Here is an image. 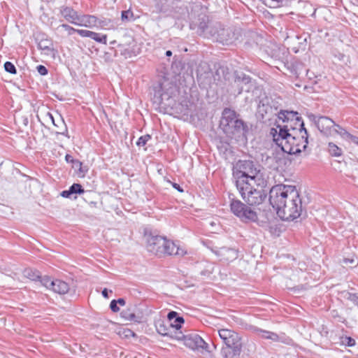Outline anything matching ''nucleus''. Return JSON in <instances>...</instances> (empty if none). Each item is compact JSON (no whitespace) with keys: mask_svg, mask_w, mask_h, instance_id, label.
Listing matches in <instances>:
<instances>
[{"mask_svg":"<svg viewBox=\"0 0 358 358\" xmlns=\"http://www.w3.org/2000/svg\"><path fill=\"white\" fill-rule=\"evenodd\" d=\"M117 303L120 304V306H124L126 302L125 300L122 298H120L117 300H116Z\"/></svg>","mask_w":358,"mask_h":358,"instance_id":"09e8293b","label":"nucleus"},{"mask_svg":"<svg viewBox=\"0 0 358 358\" xmlns=\"http://www.w3.org/2000/svg\"><path fill=\"white\" fill-rule=\"evenodd\" d=\"M220 127L230 137L240 136L244 134L246 128L243 121L238 119L236 112L230 108L224 109Z\"/></svg>","mask_w":358,"mask_h":358,"instance_id":"39448f33","label":"nucleus"},{"mask_svg":"<svg viewBox=\"0 0 358 358\" xmlns=\"http://www.w3.org/2000/svg\"><path fill=\"white\" fill-rule=\"evenodd\" d=\"M173 187L175 189H178L180 192H183V189H181L180 186L178 184H177V183H173Z\"/></svg>","mask_w":358,"mask_h":358,"instance_id":"8fccbe9b","label":"nucleus"},{"mask_svg":"<svg viewBox=\"0 0 358 358\" xmlns=\"http://www.w3.org/2000/svg\"><path fill=\"white\" fill-rule=\"evenodd\" d=\"M269 201L283 220H293L302 212V201L295 186L277 185L269 192Z\"/></svg>","mask_w":358,"mask_h":358,"instance_id":"f03ea898","label":"nucleus"},{"mask_svg":"<svg viewBox=\"0 0 358 358\" xmlns=\"http://www.w3.org/2000/svg\"><path fill=\"white\" fill-rule=\"evenodd\" d=\"M124 333H125L126 336H129V335L134 336V333L133 331H131L130 329H127L124 331Z\"/></svg>","mask_w":358,"mask_h":358,"instance_id":"603ef678","label":"nucleus"},{"mask_svg":"<svg viewBox=\"0 0 358 358\" xmlns=\"http://www.w3.org/2000/svg\"><path fill=\"white\" fill-rule=\"evenodd\" d=\"M109 292H110V293H111V292H112V291H111V290H108V289L104 288V289L102 290V292H101V293H102V295H103V297H105V298H108V297H109V296H108V293H109Z\"/></svg>","mask_w":358,"mask_h":358,"instance_id":"49530a36","label":"nucleus"},{"mask_svg":"<svg viewBox=\"0 0 358 358\" xmlns=\"http://www.w3.org/2000/svg\"><path fill=\"white\" fill-rule=\"evenodd\" d=\"M233 176L236 179V185L239 182L243 183L253 182L257 187H263L266 185V180L264 172L259 166H257L250 160H239L233 168Z\"/></svg>","mask_w":358,"mask_h":358,"instance_id":"7ed1b4c3","label":"nucleus"},{"mask_svg":"<svg viewBox=\"0 0 358 358\" xmlns=\"http://www.w3.org/2000/svg\"><path fill=\"white\" fill-rule=\"evenodd\" d=\"M259 335L264 338L271 339L274 341H278L279 338L276 334L266 330H259Z\"/></svg>","mask_w":358,"mask_h":358,"instance_id":"5701e85b","label":"nucleus"},{"mask_svg":"<svg viewBox=\"0 0 358 358\" xmlns=\"http://www.w3.org/2000/svg\"><path fill=\"white\" fill-rule=\"evenodd\" d=\"M48 116L50 117V120L52 121V122L55 125V121H54V118H53V116L52 115L51 113H48Z\"/></svg>","mask_w":358,"mask_h":358,"instance_id":"864d4df0","label":"nucleus"},{"mask_svg":"<svg viewBox=\"0 0 358 358\" xmlns=\"http://www.w3.org/2000/svg\"><path fill=\"white\" fill-rule=\"evenodd\" d=\"M275 127L270 130L273 142L284 152L297 155L306 151L308 145V132L302 118L297 112L281 110L278 115Z\"/></svg>","mask_w":358,"mask_h":358,"instance_id":"f257e3e1","label":"nucleus"},{"mask_svg":"<svg viewBox=\"0 0 358 358\" xmlns=\"http://www.w3.org/2000/svg\"><path fill=\"white\" fill-rule=\"evenodd\" d=\"M51 289L59 294H65L69 290V285L61 280H55Z\"/></svg>","mask_w":358,"mask_h":358,"instance_id":"f3484780","label":"nucleus"},{"mask_svg":"<svg viewBox=\"0 0 358 358\" xmlns=\"http://www.w3.org/2000/svg\"><path fill=\"white\" fill-rule=\"evenodd\" d=\"M209 31L210 37L223 45L232 44L241 37L238 29L225 28L220 22H214Z\"/></svg>","mask_w":358,"mask_h":358,"instance_id":"423d86ee","label":"nucleus"},{"mask_svg":"<svg viewBox=\"0 0 358 358\" xmlns=\"http://www.w3.org/2000/svg\"><path fill=\"white\" fill-rule=\"evenodd\" d=\"M166 55L167 57H170V56H171V55H172V52H171V50H167V51L166 52Z\"/></svg>","mask_w":358,"mask_h":358,"instance_id":"5fc2aeb1","label":"nucleus"},{"mask_svg":"<svg viewBox=\"0 0 358 358\" xmlns=\"http://www.w3.org/2000/svg\"><path fill=\"white\" fill-rule=\"evenodd\" d=\"M252 37L259 38V36L256 33H251Z\"/></svg>","mask_w":358,"mask_h":358,"instance_id":"6e6d98bb","label":"nucleus"},{"mask_svg":"<svg viewBox=\"0 0 358 358\" xmlns=\"http://www.w3.org/2000/svg\"><path fill=\"white\" fill-rule=\"evenodd\" d=\"M316 124L320 132L327 136L334 135V127L336 123L329 117L321 116L316 121Z\"/></svg>","mask_w":358,"mask_h":358,"instance_id":"f8f14e48","label":"nucleus"},{"mask_svg":"<svg viewBox=\"0 0 358 358\" xmlns=\"http://www.w3.org/2000/svg\"><path fill=\"white\" fill-rule=\"evenodd\" d=\"M357 145H358V143H357Z\"/></svg>","mask_w":358,"mask_h":358,"instance_id":"bf43d9fd","label":"nucleus"},{"mask_svg":"<svg viewBox=\"0 0 358 358\" xmlns=\"http://www.w3.org/2000/svg\"><path fill=\"white\" fill-rule=\"evenodd\" d=\"M99 19L94 15H80L76 25L92 29L98 26Z\"/></svg>","mask_w":358,"mask_h":358,"instance_id":"2eb2a0df","label":"nucleus"},{"mask_svg":"<svg viewBox=\"0 0 358 358\" xmlns=\"http://www.w3.org/2000/svg\"><path fill=\"white\" fill-rule=\"evenodd\" d=\"M346 339H347V345L351 347V346H354L355 345L356 343L353 338H352L350 337H348Z\"/></svg>","mask_w":358,"mask_h":358,"instance_id":"a18cd8bd","label":"nucleus"},{"mask_svg":"<svg viewBox=\"0 0 358 358\" xmlns=\"http://www.w3.org/2000/svg\"><path fill=\"white\" fill-rule=\"evenodd\" d=\"M121 316L126 320L140 323L143 319L141 309L136 303H130L127 308L121 312Z\"/></svg>","mask_w":358,"mask_h":358,"instance_id":"9d476101","label":"nucleus"},{"mask_svg":"<svg viewBox=\"0 0 358 358\" xmlns=\"http://www.w3.org/2000/svg\"><path fill=\"white\" fill-rule=\"evenodd\" d=\"M38 48L45 52L46 55H54L52 43L48 40H41L38 44Z\"/></svg>","mask_w":358,"mask_h":358,"instance_id":"aec40b11","label":"nucleus"},{"mask_svg":"<svg viewBox=\"0 0 358 358\" xmlns=\"http://www.w3.org/2000/svg\"><path fill=\"white\" fill-rule=\"evenodd\" d=\"M40 278L41 284L46 288L51 289L54 280H52L51 278L48 276H43L42 278L40 277Z\"/></svg>","mask_w":358,"mask_h":358,"instance_id":"c85d7f7f","label":"nucleus"},{"mask_svg":"<svg viewBox=\"0 0 358 358\" xmlns=\"http://www.w3.org/2000/svg\"><path fill=\"white\" fill-rule=\"evenodd\" d=\"M70 191L72 192V194H83L84 193L85 190L83 188L82 185L78 183H74L70 187Z\"/></svg>","mask_w":358,"mask_h":358,"instance_id":"c756f323","label":"nucleus"},{"mask_svg":"<svg viewBox=\"0 0 358 358\" xmlns=\"http://www.w3.org/2000/svg\"><path fill=\"white\" fill-rule=\"evenodd\" d=\"M71 194H73L70 191V188L68 190H64L61 192V196L64 198H69Z\"/></svg>","mask_w":358,"mask_h":358,"instance_id":"79ce46f5","label":"nucleus"},{"mask_svg":"<svg viewBox=\"0 0 358 358\" xmlns=\"http://www.w3.org/2000/svg\"><path fill=\"white\" fill-rule=\"evenodd\" d=\"M182 338L184 341V344L190 349H205L207 347L206 343L198 334L182 335L178 338V340Z\"/></svg>","mask_w":358,"mask_h":358,"instance_id":"9b49d317","label":"nucleus"},{"mask_svg":"<svg viewBox=\"0 0 358 358\" xmlns=\"http://www.w3.org/2000/svg\"><path fill=\"white\" fill-rule=\"evenodd\" d=\"M65 159L67 162H73L74 160L73 159V157L69 154H67L66 156H65Z\"/></svg>","mask_w":358,"mask_h":358,"instance_id":"de8ad7c7","label":"nucleus"},{"mask_svg":"<svg viewBox=\"0 0 358 358\" xmlns=\"http://www.w3.org/2000/svg\"><path fill=\"white\" fill-rule=\"evenodd\" d=\"M4 69L6 71L11 73V74H16L17 70L15 66L13 63L10 62H6L4 64Z\"/></svg>","mask_w":358,"mask_h":358,"instance_id":"7c9ffc66","label":"nucleus"},{"mask_svg":"<svg viewBox=\"0 0 358 358\" xmlns=\"http://www.w3.org/2000/svg\"><path fill=\"white\" fill-rule=\"evenodd\" d=\"M60 27L64 28L66 31L69 32V34L71 35L74 32H76L77 29L73 28L72 27L66 24H62Z\"/></svg>","mask_w":358,"mask_h":358,"instance_id":"4c0bfd02","label":"nucleus"},{"mask_svg":"<svg viewBox=\"0 0 358 358\" xmlns=\"http://www.w3.org/2000/svg\"><path fill=\"white\" fill-rule=\"evenodd\" d=\"M92 36L90 38L94 40L95 41L106 45L107 43V36L106 34H101L99 33H96L92 31Z\"/></svg>","mask_w":358,"mask_h":358,"instance_id":"b1692460","label":"nucleus"},{"mask_svg":"<svg viewBox=\"0 0 358 358\" xmlns=\"http://www.w3.org/2000/svg\"><path fill=\"white\" fill-rule=\"evenodd\" d=\"M256 347L253 343H248V355L253 353L255 351Z\"/></svg>","mask_w":358,"mask_h":358,"instance_id":"a19ab883","label":"nucleus"},{"mask_svg":"<svg viewBox=\"0 0 358 358\" xmlns=\"http://www.w3.org/2000/svg\"><path fill=\"white\" fill-rule=\"evenodd\" d=\"M151 139V136L149 134H146L141 136L138 141L136 142V145L138 146H144L147 143L148 141Z\"/></svg>","mask_w":358,"mask_h":358,"instance_id":"2f4dec72","label":"nucleus"},{"mask_svg":"<svg viewBox=\"0 0 358 358\" xmlns=\"http://www.w3.org/2000/svg\"><path fill=\"white\" fill-rule=\"evenodd\" d=\"M347 140H350L352 142H353L355 144H358V137L352 135L350 134V136H348Z\"/></svg>","mask_w":358,"mask_h":358,"instance_id":"37998d69","label":"nucleus"},{"mask_svg":"<svg viewBox=\"0 0 358 358\" xmlns=\"http://www.w3.org/2000/svg\"><path fill=\"white\" fill-rule=\"evenodd\" d=\"M214 22H208V20L206 16L201 18V21L199 24V29L201 31V34H203L205 37L210 38V29L211 25Z\"/></svg>","mask_w":358,"mask_h":358,"instance_id":"6ab92c4d","label":"nucleus"},{"mask_svg":"<svg viewBox=\"0 0 358 358\" xmlns=\"http://www.w3.org/2000/svg\"><path fill=\"white\" fill-rule=\"evenodd\" d=\"M23 275L24 277L31 280H36L37 279L40 278L38 272L31 268L24 269L23 271Z\"/></svg>","mask_w":358,"mask_h":358,"instance_id":"4be33fe9","label":"nucleus"},{"mask_svg":"<svg viewBox=\"0 0 358 358\" xmlns=\"http://www.w3.org/2000/svg\"><path fill=\"white\" fill-rule=\"evenodd\" d=\"M76 163L79 164L80 166H81L82 163L79 162L78 161H76Z\"/></svg>","mask_w":358,"mask_h":358,"instance_id":"4d7b16f0","label":"nucleus"},{"mask_svg":"<svg viewBox=\"0 0 358 358\" xmlns=\"http://www.w3.org/2000/svg\"><path fill=\"white\" fill-rule=\"evenodd\" d=\"M241 348L240 347L234 346V348L225 346L222 348L221 353L224 358H234L240 355Z\"/></svg>","mask_w":358,"mask_h":358,"instance_id":"a211bd4d","label":"nucleus"},{"mask_svg":"<svg viewBox=\"0 0 358 358\" xmlns=\"http://www.w3.org/2000/svg\"><path fill=\"white\" fill-rule=\"evenodd\" d=\"M111 23L110 20L104 19V20H99L98 22V26L100 28H106V27H110Z\"/></svg>","mask_w":358,"mask_h":358,"instance_id":"f704fd0d","label":"nucleus"},{"mask_svg":"<svg viewBox=\"0 0 358 358\" xmlns=\"http://www.w3.org/2000/svg\"><path fill=\"white\" fill-rule=\"evenodd\" d=\"M115 43H116V41H113L110 42V44H115Z\"/></svg>","mask_w":358,"mask_h":358,"instance_id":"13d9d810","label":"nucleus"},{"mask_svg":"<svg viewBox=\"0 0 358 358\" xmlns=\"http://www.w3.org/2000/svg\"><path fill=\"white\" fill-rule=\"evenodd\" d=\"M76 33H78L82 37L90 38L93 35L92 31L85 29H77Z\"/></svg>","mask_w":358,"mask_h":358,"instance_id":"72a5a7b5","label":"nucleus"},{"mask_svg":"<svg viewBox=\"0 0 358 358\" xmlns=\"http://www.w3.org/2000/svg\"><path fill=\"white\" fill-rule=\"evenodd\" d=\"M234 85L238 88L237 94H239L242 92H249L251 89V78L250 76L244 73L237 74L234 79ZM236 91H234V94Z\"/></svg>","mask_w":358,"mask_h":358,"instance_id":"ddd939ff","label":"nucleus"},{"mask_svg":"<svg viewBox=\"0 0 358 358\" xmlns=\"http://www.w3.org/2000/svg\"><path fill=\"white\" fill-rule=\"evenodd\" d=\"M214 252L220 257L221 260L226 262H231L238 258V251L234 248H229L226 247L220 248Z\"/></svg>","mask_w":358,"mask_h":358,"instance_id":"4468645a","label":"nucleus"},{"mask_svg":"<svg viewBox=\"0 0 358 358\" xmlns=\"http://www.w3.org/2000/svg\"><path fill=\"white\" fill-rule=\"evenodd\" d=\"M167 317L169 320L168 322L170 323L173 320L178 317V313L175 311H171L168 313Z\"/></svg>","mask_w":358,"mask_h":358,"instance_id":"ea45409f","label":"nucleus"},{"mask_svg":"<svg viewBox=\"0 0 358 358\" xmlns=\"http://www.w3.org/2000/svg\"><path fill=\"white\" fill-rule=\"evenodd\" d=\"M256 185L253 182L243 183V180L239 182V185L236 186L237 189L241 194L243 199L249 206H256L261 204L266 197V194L262 189L255 188Z\"/></svg>","mask_w":358,"mask_h":358,"instance_id":"0eeeda50","label":"nucleus"},{"mask_svg":"<svg viewBox=\"0 0 358 358\" xmlns=\"http://www.w3.org/2000/svg\"><path fill=\"white\" fill-rule=\"evenodd\" d=\"M133 13L130 10L122 11L121 15L123 21H129L133 18Z\"/></svg>","mask_w":358,"mask_h":358,"instance_id":"473e14b6","label":"nucleus"},{"mask_svg":"<svg viewBox=\"0 0 358 358\" xmlns=\"http://www.w3.org/2000/svg\"><path fill=\"white\" fill-rule=\"evenodd\" d=\"M334 134H339L343 138L347 139L348 136H350V133L348 132L345 129L342 128L340 125L336 124L335 127H334Z\"/></svg>","mask_w":358,"mask_h":358,"instance_id":"bb28decb","label":"nucleus"},{"mask_svg":"<svg viewBox=\"0 0 358 358\" xmlns=\"http://www.w3.org/2000/svg\"><path fill=\"white\" fill-rule=\"evenodd\" d=\"M171 327L169 326V322H168V327L164 323H159L157 325V330L159 334L163 336H168L171 333Z\"/></svg>","mask_w":358,"mask_h":358,"instance_id":"412c9836","label":"nucleus"},{"mask_svg":"<svg viewBox=\"0 0 358 358\" xmlns=\"http://www.w3.org/2000/svg\"><path fill=\"white\" fill-rule=\"evenodd\" d=\"M329 152L332 156L339 157L342 154L341 148L333 143H329Z\"/></svg>","mask_w":358,"mask_h":358,"instance_id":"393cba45","label":"nucleus"},{"mask_svg":"<svg viewBox=\"0 0 358 358\" xmlns=\"http://www.w3.org/2000/svg\"><path fill=\"white\" fill-rule=\"evenodd\" d=\"M146 248L149 252L156 256L175 255L182 257L186 254L184 249L180 248L173 241L158 235H145Z\"/></svg>","mask_w":358,"mask_h":358,"instance_id":"20e7f679","label":"nucleus"},{"mask_svg":"<svg viewBox=\"0 0 358 358\" xmlns=\"http://www.w3.org/2000/svg\"><path fill=\"white\" fill-rule=\"evenodd\" d=\"M231 212L242 221H255L257 219L256 212L239 200L233 199L230 203Z\"/></svg>","mask_w":358,"mask_h":358,"instance_id":"6e6552de","label":"nucleus"},{"mask_svg":"<svg viewBox=\"0 0 358 358\" xmlns=\"http://www.w3.org/2000/svg\"><path fill=\"white\" fill-rule=\"evenodd\" d=\"M347 140H350L352 142H353L355 144H358V137L352 135L350 134V136H348Z\"/></svg>","mask_w":358,"mask_h":358,"instance_id":"c03bdc74","label":"nucleus"},{"mask_svg":"<svg viewBox=\"0 0 358 358\" xmlns=\"http://www.w3.org/2000/svg\"><path fill=\"white\" fill-rule=\"evenodd\" d=\"M185 322L182 317L178 316L174 319L173 322H171L169 323L170 327L172 329H175L176 330H179L182 327V324Z\"/></svg>","mask_w":358,"mask_h":358,"instance_id":"a878e982","label":"nucleus"},{"mask_svg":"<svg viewBox=\"0 0 358 358\" xmlns=\"http://www.w3.org/2000/svg\"><path fill=\"white\" fill-rule=\"evenodd\" d=\"M220 338L226 346L234 348V346L241 348V337L238 334L233 330L222 329L218 331Z\"/></svg>","mask_w":358,"mask_h":358,"instance_id":"1a4fd4ad","label":"nucleus"},{"mask_svg":"<svg viewBox=\"0 0 358 358\" xmlns=\"http://www.w3.org/2000/svg\"><path fill=\"white\" fill-rule=\"evenodd\" d=\"M354 262H355V261H354V259H348V258H345V259H343V262H344L345 264H348V263H350V264H353V263H354Z\"/></svg>","mask_w":358,"mask_h":358,"instance_id":"3c124183","label":"nucleus"},{"mask_svg":"<svg viewBox=\"0 0 358 358\" xmlns=\"http://www.w3.org/2000/svg\"><path fill=\"white\" fill-rule=\"evenodd\" d=\"M36 69L38 73L41 76H45L46 74H48V69L43 65H38L36 67Z\"/></svg>","mask_w":358,"mask_h":358,"instance_id":"c9c22d12","label":"nucleus"},{"mask_svg":"<svg viewBox=\"0 0 358 358\" xmlns=\"http://www.w3.org/2000/svg\"><path fill=\"white\" fill-rule=\"evenodd\" d=\"M285 0H264V3L269 8H279L283 5Z\"/></svg>","mask_w":358,"mask_h":358,"instance_id":"cd10ccee","label":"nucleus"},{"mask_svg":"<svg viewBox=\"0 0 358 358\" xmlns=\"http://www.w3.org/2000/svg\"><path fill=\"white\" fill-rule=\"evenodd\" d=\"M61 15L71 24H76L79 18L78 13L71 7L62 6L60 8Z\"/></svg>","mask_w":358,"mask_h":358,"instance_id":"dca6fc26","label":"nucleus"},{"mask_svg":"<svg viewBox=\"0 0 358 358\" xmlns=\"http://www.w3.org/2000/svg\"><path fill=\"white\" fill-rule=\"evenodd\" d=\"M159 95V103H162L164 99H169L170 96L166 94H161L160 92H156L155 96Z\"/></svg>","mask_w":358,"mask_h":358,"instance_id":"e433bc0d","label":"nucleus"},{"mask_svg":"<svg viewBox=\"0 0 358 358\" xmlns=\"http://www.w3.org/2000/svg\"><path fill=\"white\" fill-rule=\"evenodd\" d=\"M110 308L111 310L114 313H117L120 310V308L117 306L116 300L111 301L110 303Z\"/></svg>","mask_w":358,"mask_h":358,"instance_id":"58836bf2","label":"nucleus"}]
</instances>
